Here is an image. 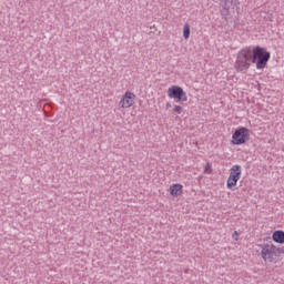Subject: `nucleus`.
Listing matches in <instances>:
<instances>
[{
    "instance_id": "obj_1",
    "label": "nucleus",
    "mask_w": 284,
    "mask_h": 284,
    "mask_svg": "<svg viewBox=\"0 0 284 284\" xmlns=\"http://www.w3.org/2000/svg\"><path fill=\"white\" fill-rule=\"evenodd\" d=\"M252 63H254V49L246 47L237 52L234 68L236 72H246Z\"/></svg>"
},
{
    "instance_id": "obj_2",
    "label": "nucleus",
    "mask_w": 284,
    "mask_h": 284,
    "mask_svg": "<svg viewBox=\"0 0 284 284\" xmlns=\"http://www.w3.org/2000/svg\"><path fill=\"white\" fill-rule=\"evenodd\" d=\"M271 59L270 51L265 48L255 47L253 48V63H256L257 70H263L267 67V61Z\"/></svg>"
},
{
    "instance_id": "obj_3",
    "label": "nucleus",
    "mask_w": 284,
    "mask_h": 284,
    "mask_svg": "<svg viewBox=\"0 0 284 284\" xmlns=\"http://www.w3.org/2000/svg\"><path fill=\"white\" fill-rule=\"evenodd\" d=\"M283 252V248L276 247L272 243L262 245L261 256L265 263H274L278 258V254Z\"/></svg>"
},
{
    "instance_id": "obj_4",
    "label": "nucleus",
    "mask_w": 284,
    "mask_h": 284,
    "mask_svg": "<svg viewBox=\"0 0 284 284\" xmlns=\"http://www.w3.org/2000/svg\"><path fill=\"white\" fill-rule=\"evenodd\" d=\"M242 169L241 165L235 164L230 170V175L226 181L227 190H234V186L241 181Z\"/></svg>"
},
{
    "instance_id": "obj_5",
    "label": "nucleus",
    "mask_w": 284,
    "mask_h": 284,
    "mask_svg": "<svg viewBox=\"0 0 284 284\" xmlns=\"http://www.w3.org/2000/svg\"><path fill=\"white\" fill-rule=\"evenodd\" d=\"M250 138V130L247 128L237 129L232 135L233 145H243L245 141Z\"/></svg>"
},
{
    "instance_id": "obj_6",
    "label": "nucleus",
    "mask_w": 284,
    "mask_h": 284,
    "mask_svg": "<svg viewBox=\"0 0 284 284\" xmlns=\"http://www.w3.org/2000/svg\"><path fill=\"white\" fill-rule=\"evenodd\" d=\"M169 99H178L181 103H185L187 101V94L183 91V88L173 85L168 90Z\"/></svg>"
},
{
    "instance_id": "obj_7",
    "label": "nucleus",
    "mask_w": 284,
    "mask_h": 284,
    "mask_svg": "<svg viewBox=\"0 0 284 284\" xmlns=\"http://www.w3.org/2000/svg\"><path fill=\"white\" fill-rule=\"evenodd\" d=\"M134 99H136V95L131 91H126L120 100V108H132L134 105Z\"/></svg>"
},
{
    "instance_id": "obj_8",
    "label": "nucleus",
    "mask_w": 284,
    "mask_h": 284,
    "mask_svg": "<svg viewBox=\"0 0 284 284\" xmlns=\"http://www.w3.org/2000/svg\"><path fill=\"white\" fill-rule=\"evenodd\" d=\"M171 196H181L183 194V185L176 183L170 186Z\"/></svg>"
},
{
    "instance_id": "obj_9",
    "label": "nucleus",
    "mask_w": 284,
    "mask_h": 284,
    "mask_svg": "<svg viewBox=\"0 0 284 284\" xmlns=\"http://www.w3.org/2000/svg\"><path fill=\"white\" fill-rule=\"evenodd\" d=\"M272 239L275 243L283 244L284 243V232L283 231H275L272 235Z\"/></svg>"
},
{
    "instance_id": "obj_10",
    "label": "nucleus",
    "mask_w": 284,
    "mask_h": 284,
    "mask_svg": "<svg viewBox=\"0 0 284 284\" xmlns=\"http://www.w3.org/2000/svg\"><path fill=\"white\" fill-rule=\"evenodd\" d=\"M220 6L223 8V10L229 12L230 8L234 6V0H220Z\"/></svg>"
},
{
    "instance_id": "obj_11",
    "label": "nucleus",
    "mask_w": 284,
    "mask_h": 284,
    "mask_svg": "<svg viewBox=\"0 0 284 284\" xmlns=\"http://www.w3.org/2000/svg\"><path fill=\"white\" fill-rule=\"evenodd\" d=\"M183 37L184 39H190V24L185 23L183 27Z\"/></svg>"
},
{
    "instance_id": "obj_12",
    "label": "nucleus",
    "mask_w": 284,
    "mask_h": 284,
    "mask_svg": "<svg viewBox=\"0 0 284 284\" xmlns=\"http://www.w3.org/2000/svg\"><path fill=\"white\" fill-rule=\"evenodd\" d=\"M173 112H175V114H181L183 112V108L181 105H175Z\"/></svg>"
},
{
    "instance_id": "obj_13",
    "label": "nucleus",
    "mask_w": 284,
    "mask_h": 284,
    "mask_svg": "<svg viewBox=\"0 0 284 284\" xmlns=\"http://www.w3.org/2000/svg\"><path fill=\"white\" fill-rule=\"evenodd\" d=\"M235 236H239V232L237 231H234V233H233V239H235Z\"/></svg>"
},
{
    "instance_id": "obj_14",
    "label": "nucleus",
    "mask_w": 284,
    "mask_h": 284,
    "mask_svg": "<svg viewBox=\"0 0 284 284\" xmlns=\"http://www.w3.org/2000/svg\"><path fill=\"white\" fill-rule=\"evenodd\" d=\"M166 108H172V104L170 102H168Z\"/></svg>"
}]
</instances>
